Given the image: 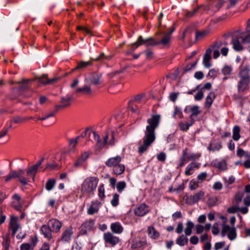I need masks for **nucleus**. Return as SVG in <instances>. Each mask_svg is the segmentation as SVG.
<instances>
[{
	"label": "nucleus",
	"instance_id": "56",
	"mask_svg": "<svg viewBox=\"0 0 250 250\" xmlns=\"http://www.w3.org/2000/svg\"><path fill=\"white\" fill-rule=\"evenodd\" d=\"M223 187V185L219 182H215L213 185V188L215 190H220Z\"/></svg>",
	"mask_w": 250,
	"mask_h": 250
},
{
	"label": "nucleus",
	"instance_id": "9",
	"mask_svg": "<svg viewBox=\"0 0 250 250\" xmlns=\"http://www.w3.org/2000/svg\"><path fill=\"white\" fill-rule=\"evenodd\" d=\"M104 239L106 243L112 246L115 245L119 242V237L114 236L110 232H106L104 234Z\"/></svg>",
	"mask_w": 250,
	"mask_h": 250
},
{
	"label": "nucleus",
	"instance_id": "42",
	"mask_svg": "<svg viewBox=\"0 0 250 250\" xmlns=\"http://www.w3.org/2000/svg\"><path fill=\"white\" fill-rule=\"evenodd\" d=\"M104 192L105 190L104 185H100L98 188V196L102 200H103L105 197Z\"/></svg>",
	"mask_w": 250,
	"mask_h": 250
},
{
	"label": "nucleus",
	"instance_id": "63",
	"mask_svg": "<svg viewBox=\"0 0 250 250\" xmlns=\"http://www.w3.org/2000/svg\"><path fill=\"white\" fill-rule=\"evenodd\" d=\"M199 241L198 238L196 236H192L190 238V242L191 244L196 245Z\"/></svg>",
	"mask_w": 250,
	"mask_h": 250
},
{
	"label": "nucleus",
	"instance_id": "35",
	"mask_svg": "<svg viewBox=\"0 0 250 250\" xmlns=\"http://www.w3.org/2000/svg\"><path fill=\"white\" fill-rule=\"evenodd\" d=\"M145 44L147 47L150 46H155L158 45V42L155 40L153 38L150 37L145 39Z\"/></svg>",
	"mask_w": 250,
	"mask_h": 250
},
{
	"label": "nucleus",
	"instance_id": "57",
	"mask_svg": "<svg viewBox=\"0 0 250 250\" xmlns=\"http://www.w3.org/2000/svg\"><path fill=\"white\" fill-rule=\"evenodd\" d=\"M212 232L213 234L214 235H217L219 232V230L218 229V225L217 223H215L213 225L212 228Z\"/></svg>",
	"mask_w": 250,
	"mask_h": 250
},
{
	"label": "nucleus",
	"instance_id": "15",
	"mask_svg": "<svg viewBox=\"0 0 250 250\" xmlns=\"http://www.w3.org/2000/svg\"><path fill=\"white\" fill-rule=\"evenodd\" d=\"M17 217L12 216L11 217L9 229L12 231V235H14L20 227L17 223Z\"/></svg>",
	"mask_w": 250,
	"mask_h": 250
},
{
	"label": "nucleus",
	"instance_id": "48",
	"mask_svg": "<svg viewBox=\"0 0 250 250\" xmlns=\"http://www.w3.org/2000/svg\"><path fill=\"white\" fill-rule=\"evenodd\" d=\"M232 71V68L230 66H224L222 70V72L223 74L225 75H229L231 74Z\"/></svg>",
	"mask_w": 250,
	"mask_h": 250
},
{
	"label": "nucleus",
	"instance_id": "21",
	"mask_svg": "<svg viewBox=\"0 0 250 250\" xmlns=\"http://www.w3.org/2000/svg\"><path fill=\"white\" fill-rule=\"evenodd\" d=\"M222 45V43L220 42H215L214 44L211 46L210 48L212 49V51H213V58L216 59L220 56V53L218 50V49L221 47Z\"/></svg>",
	"mask_w": 250,
	"mask_h": 250
},
{
	"label": "nucleus",
	"instance_id": "30",
	"mask_svg": "<svg viewBox=\"0 0 250 250\" xmlns=\"http://www.w3.org/2000/svg\"><path fill=\"white\" fill-rule=\"evenodd\" d=\"M240 128L238 126H235L233 129L232 138L234 141L238 140L240 138Z\"/></svg>",
	"mask_w": 250,
	"mask_h": 250
},
{
	"label": "nucleus",
	"instance_id": "54",
	"mask_svg": "<svg viewBox=\"0 0 250 250\" xmlns=\"http://www.w3.org/2000/svg\"><path fill=\"white\" fill-rule=\"evenodd\" d=\"M225 242H217L215 244L214 248L215 250H219L225 246Z\"/></svg>",
	"mask_w": 250,
	"mask_h": 250
},
{
	"label": "nucleus",
	"instance_id": "3",
	"mask_svg": "<svg viewBox=\"0 0 250 250\" xmlns=\"http://www.w3.org/2000/svg\"><path fill=\"white\" fill-rule=\"evenodd\" d=\"M99 179L94 177H88L84 180L82 185V191L84 193L93 192L96 188Z\"/></svg>",
	"mask_w": 250,
	"mask_h": 250
},
{
	"label": "nucleus",
	"instance_id": "50",
	"mask_svg": "<svg viewBox=\"0 0 250 250\" xmlns=\"http://www.w3.org/2000/svg\"><path fill=\"white\" fill-rule=\"evenodd\" d=\"M198 187V182L192 180L189 183V188L192 190H194Z\"/></svg>",
	"mask_w": 250,
	"mask_h": 250
},
{
	"label": "nucleus",
	"instance_id": "31",
	"mask_svg": "<svg viewBox=\"0 0 250 250\" xmlns=\"http://www.w3.org/2000/svg\"><path fill=\"white\" fill-rule=\"evenodd\" d=\"M194 167H198V165L195 163H191L186 168L185 174L190 175L192 174V171Z\"/></svg>",
	"mask_w": 250,
	"mask_h": 250
},
{
	"label": "nucleus",
	"instance_id": "29",
	"mask_svg": "<svg viewBox=\"0 0 250 250\" xmlns=\"http://www.w3.org/2000/svg\"><path fill=\"white\" fill-rule=\"evenodd\" d=\"M92 65V61L84 62L82 61L78 62V65L75 67V69H83L84 68Z\"/></svg>",
	"mask_w": 250,
	"mask_h": 250
},
{
	"label": "nucleus",
	"instance_id": "45",
	"mask_svg": "<svg viewBox=\"0 0 250 250\" xmlns=\"http://www.w3.org/2000/svg\"><path fill=\"white\" fill-rule=\"evenodd\" d=\"M144 44H145V39H143L142 36H140L137 41L134 42L133 44H132V46L136 45V47H138V46L143 45Z\"/></svg>",
	"mask_w": 250,
	"mask_h": 250
},
{
	"label": "nucleus",
	"instance_id": "37",
	"mask_svg": "<svg viewBox=\"0 0 250 250\" xmlns=\"http://www.w3.org/2000/svg\"><path fill=\"white\" fill-rule=\"evenodd\" d=\"M148 232L150 237L154 239L158 238L159 236V233L154 229V228L151 227H148Z\"/></svg>",
	"mask_w": 250,
	"mask_h": 250
},
{
	"label": "nucleus",
	"instance_id": "2",
	"mask_svg": "<svg viewBox=\"0 0 250 250\" xmlns=\"http://www.w3.org/2000/svg\"><path fill=\"white\" fill-rule=\"evenodd\" d=\"M250 69L248 66H245L240 69L238 74L239 80L237 84L239 91H244L249 85L250 83Z\"/></svg>",
	"mask_w": 250,
	"mask_h": 250
},
{
	"label": "nucleus",
	"instance_id": "22",
	"mask_svg": "<svg viewBox=\"0 0 250 250\" xmlns=\"http://www.w3.org/2000/svg\"><path fill=\"white\" fill-rule=\"evenodd\" d=\"M239 39H241L240 37H234L231 41L233 48L236 51H241L243 49V46L240 42Z\"/></svg>",
	"mask_w": 250,
	"mask_h": 250
},
{
	"label": "nucleus",
	"instance_id": "14",
	"mask_svg": "<svg viewBox=\"0 0 250 250\" xmlns=\"http://www.w3.org/2000/svg\"><path fill=\"white\" fill-rule=\"evenodd\" d=\"M25 173L23 170L20 169L17 171V178L19 181L23 186L27 185L29 182V178L24 176Z\"/></svg>",
	"mask_w": 250,
	"mask_h": 250
},
{
	"label": "nucleus",
	"instance_id": "10",
	"mask_svg": "<svg viewBox=\"0 0 250 250\" xmlns=\"http://www.w3.org/2000/svg\"><path fill=\"white\" fill-rule=\"evenodd\" d=\"M212 52V49L211 48H208L206 50V52L203 57V64L204 66L207 68H209L211 66V64L210 61L211 59V54Z\"/></svg>",
	"mask_w": 250,
	"mask_h": 250
},
{
	"label": "nucleus",
	"instance_id": "12",
	"mask_svg": "<svg viewBox=\"0 0 250 250\" xmlns=\"http://www.w3.org/2000/svg\"><path fill=\"white\" fill-rule=\"evenodd\" d=\"M52 231L58 232L62 227V223L57 219H51L48 223Z\"/></svg>",
	"mask_w": 250,
	"mask_h": 250
},
{
	"label": "nucleus",
	"instance_id": "25",
	"mask_svg": "<svg viewBox=\"0 0 250 250\" xmlns=\"http://www.w3.org/2000/svg\"><path fill=\"white\" fill-rule=\"evenodd\" d=\"M72 234V229L70 228L67 229L63 232L62 239L64 241L68 242L70 240Z\"/></svg>",
	"mask_w": 250,
	"mask_h": 250
},
{
	"label": "nucleus",
	"instance_id": "13",
	"mask_svg": "<svg viewBox=\"0 0 250 250\" xmlns=\"http://www.w3.org/2000/svg\"><path fill=\"white\" fill-rule=\"evenodd\" d=\"M122 158L120 156L109 158L105 162V165L108 167H113V168L118 165L121 162Z\"/></svg>",
	"mask_w": 250,
	"mask_h": 250
},
{
	"label": "nucleus",
	"instance_id": "62",
	"mask_svg": "<svg viewBox=\"0 0 250 250\" xmlns=\"http://www.w3.org/2000/svg\"><path fill=\"white\" fill-rule=\"evenodd\" d=\"M178 94V93L175 92L171 93L169 95V99L173 102H175L177 98Z\"/></svg>",
	"mask_w": 250,
	"mask_h": 250
},
{
	"label": "nucleus",
	"instance_id": "36",
	"mask_svg": "<svg viewBox=\"0 0 250 250\" xmlns=\"http://www.w3.org/2000/svg\"><path fill=\"white\" fill-rule=\"evenodd\" d=\"M79 138L80 137L78 136L75 139H72L69 140V146L70 151H74L75 150V146L78 144Z\"/></svg>",
	"mask_w": 250,
	"mask_h": 250
},
{
	"label": "nucleus",
	"instance_id": "24",
	"mask_svg": "<svg viewBox=\"0 0 250 250\" xmlns=\"http://www.w3.org/2000/svg\"><path fill=\"white\" fill-rule=\"evenodd\" d=\"M51 230L52 229L49 226L43 225L41 228L42 233L48 239H50L52 237Z\"/></svg>",
	"mask_w": 250,
	"mask_h": 250
},
{
	"label": "nucleus",
	"instance_id": "20",
	"mask_svg": "<svg viewBox=\"0 0 250 250\" xmlns=\"http://www.w3.org/2000/svg\"><path fill=\"white\" fill-rule=\"evenodd\" d=\"M111 231L115 233L120 234L123 231V228L119 222L112 223L110 226Z\"/></svg>",
	"mask_w": 250,
	"mask_h": 250
},
{
	"label": "nucleus",
	"instance_id": "32",
	"mask_svg": "<svg viewBox=\"0 0 250 250\" xmlns=\"http://www.w3.org/2000/svg\"><path fill=\"white\" fill-rule=\"evenodd\" d=\"M188 239L184 235H181L176 240V243L180 246H183L188 244Z\"/></svg>",
	"mask_w": 250,
	"mask_h": 250
},
{
	"label": "nucleus",
	"instance_id": "6",
	"mask_svg": "<svg viewBox=\"0 0 250 250\" xmlns=\"http://www.w3.org/2000/svg\"><path fill=\"white\" fill-rule=\"evenodd\" d=\"M200 154L195 153H188V149L186 148L183 151V157L181 159V163L180 166L184 164L185 161H194L198 159L200 157Z\"/></svg>",
	"mask_w": 250,
	"mask_h": 250
},
{
	"label": "nucleus",
	"instance_id": "26",
	"mask_svg": "<svg viewBox=\"0 0 250 250\" xmlns=\"http://www.w3.org/2000/svg\"><path fill=\"white\" fill-rule=\"evenodd\" d=\"M145 245V242L139 238H135L132 241L131 247L132 249L141 248Z\"/></svg>",
	"mask_w": 250,
	"mask_h": 250
},
{
	"label": "nucleus",
	"instance_id": "19",
	"mask_svg": "<svg viewBox=\"0 0 250 250\" xmlns=\"http://www.w3.org/2000/svg\"><path fill=\"white\" fill-rule=\"evenodd\" d=\"M75 93L77 94L82 93L85 95H90L92 94V90L90 85H85L83 87L77 88Z\"/></svg>",
	"mask_w": 250,
	"mask_h": 250
},
{
	"label": "nucleus",
	"instance_id": "53",
	"mask_svg": "<svg viewBox=\"0 0 250 250\" xmlns=\"http://www.w3.org/2000/svg\"><path fill=\"white\" fill-rule=\"evenodd\" d=\"M184 229V226L182 223L179 222L177 224V228L176 229V231L177 233L180 234L181 233Z\"/></svg>",
	"mask_w": 250,
	"mask_h": 250
},
{
	"label": "nucleus",
	"instance_id": "46",
	"mask_svg": "<svg viewBox=\"0 0 250 250\" xmlns=\"http://www.w3.org/2000/svg\"><path fill=\"white\" fill-rule=\"evenodd\" d=\"M125 187L126 183L124 181L118 182L116 186L117 189L119 192H121Z\"/></svg>",
	"mask_w": 250,
	"mask_h": 250
},
{
	"label": "nucleus",
	"instance_id": "55",
	"mask_svg": "<svg viewBox=\"0 0 250 250\" xmlns=\"http://www.w3.org/2000/svg\"><path fill=\"white\" fill-rule=\"evenodd\" d=\"M207 175L208 174L206 172H202L198 175V180L201 182H202L206 179Z\"/></svg>",
	"mask_w": 250,
	"mask_h": 250
},
{
	"label": "nucleus",
	"instance_id": "44",
	"mask_svg": "<svg viewBox=\"0 0 250 250\" xmlns=\"http://www.w3.org/2000/svg\"><path fill=\"white\" fill-rule=\"evenodd\" d=\"M237 155L240 157L243 156H244L247 158H250V155L248 152L245 151L241 148L238 149L237 151Z\"/></svg>",
	"mask_w": 250,
	"mask_h": 250
},
{
	"label": "nucleus",
	"instance_id": "5",
	"mask_svg": "<svg viewBox=\"0 0 250 250\" xmlns=\"http://www.w3.org/2000/svg\"><path fill=\"white\" fill-rule=\"evenodd\" d=\"M92 134L95 141L96 142V149L97 150H100L107 144V142L108 139V134L106 133L103 142H102L100 136L95 132H92Z\"/></svg>",
	"mask_w": 250,
	"mask_h": 250
},
{
	"label": "nucleus",
	"instance_id": "61",
	"mask_svg": "<svg viewBox=\"0 0 250 250\" xmlns=\"http://www.w3.org/2000/svg\"><path fill=\"white\" fill-rule=\"evenodd\" d=\"M204 97V93L202 91H199L194 96L196 100H201Z\"/></svg>",
	"mask_w": 250,
	"mask_h": 250
},
{
	"label": "nucleus",
	"instance_id": "51",
	"mask_svg": "<svg viewBox=\"0 0 250 250\" xmlns=\"http://www.w3.org/2000/svg\"><path fill=\"white\" fill-rule=\"evenodd\" d=\"M70 97H67V98H62L61 100V102L63 104V106H68L69 104V101L71 100Z\"/></svg>",
	"mask_w": 250,
	"mask_h": 250
},
{
	"label": "nucleus",
	"instance_id": "59",
	"mask_svg": "<svg viewBox=\"0 0 250 250\" xmlns=\"http://www.w3.org/2000/svg\"><path fill=\"white\" fill-rule=\"evenodd\" d=\"M89 154L88 152H85L83 153L79 158L81 159V160H82V162H83L87 159V158L89 157Z\"/></svg>",
	"mask_w": 250,
	"mask_h": 250
},
{
	"label": "nucleus",
	"instance_id": "38",
	"mask_svg": "<svg viewBox=\"0 0 250 250\" xmlns=\"http://www.w3.org/2000/svg\"><path fill=\"white\" fill-rule=\"evenodd\" d=\"M210 29L208 28L202 31L197 33L196 37L198 38H203L208 36L210 33Z\"/></svg>",
	"mask_w": 250,
	"mask_h": 250
},
{
	"label": "nucleus",
	"instance_id": "40",
	"mask_svg": "<svg viewBox=\"0 0 250 250\" xmlns=\"http://www.w3.org/2000/svg\"><path fill=\"white\" fill-rule=\"evenodd\" d=\"M193 124V122L191 121L190 123L188 122H181L179 123V126L180 127V129L182 130L185 131L187 130L190 126H191Z\"/></svg>",
	"mask_w": 250,
	"mask_h": 250
},
{
	"label": "nucleus",
	"instance_id": "64",
	"mask_svg": "<svg viewBox=\"0 0 250 250\" xmlns=\"http://www.w3.org/2000/svg\"><path fill=\"white\" fill-rule=\"evenodd\" d=\"M244 203L245 206H250V195H247L244 199Z\"/></svg>",
	"mask_w": 250,
	"mask_h": 250
},
{
	"label": "nucleus",
	"instance_id": "43",
	"mask_svg": "<svg viewBox=\"0 0 250 250\" xmlns=\"http://www.w3.org/2000/svg\"><path fill=\"white\" fill-rule=\"evenodd\" d=\"M95 204L93 203L91 206L88 208L87 212L89 214H93L97 212L99 210L98 207L95 206Z\"/></svg>",
	"mask_w": 250,
	"mask_h": 250
},
{
	"label": "nucleus",
	"instance_id": "11",
	"mask_svg": "<svg viewBox=\"0 0 250 250\" xmlns=\"http://www.w3.org/2000/svg\"><path fill=\"white\" fill-rule=\"evenodd\" d=\"M43 160H40L38 163L30 167H29L27 171V176H32L33 180H34L35 175L37 172L38 169L39 167L41 165Z\"/></svg>",
	"mask_w": 250,
	"mask_h": 250
},
{
	"label": "nucleus",
	"instance_id": "18",
	"mask_svg": "<svg viewBox=\"0 0 250 250\" xmlns=\"http://www.w3.org/2000/svg\"><path fill=\"white\" fill-rule=\"evenodd\" d=\"M14 201L12 202V206L17 210H20L23 205L21 201L20 196L18 194H15L13 196Z\"/></svg>",
	"mask_w": 250,
	"mask_h": 250
},
{
	"label": "nucleus",
	"instance_id": "34",
	"mask_svg": "<svg viewBox=\"0 0 250 250\" xmlns=\"http://www.w3.org/2000/svg\"><path fill=\"white\" fill-rule=\"evenodd\" d=\"M191 111L192 112V113L190 115V119L191 120H193L194 117L198 115L201 112L200 110H199V107L197 105L192 106L191 108Z\"/></svg>",
	"mask_w": 250,
	"mask_h": 250
},
{
	"label": "nucleus",
	"instance_id": "17",
	"mask_svg": "<svg viewBox=\"0 0 250 250\" xmlns=\"http://www.w3.org/2000/svg\"><path fill=\"white\" fill-rule=\"evenodd\" d=\"M171 38V37L169 36V35H167L164 33V36L162 39L160 41H158V45L161 44L164 47H169L170 45Z\"/></svg>",
	"mask_w": 250,
	"mask_h": 250
},
{
	"label": "nucleus",
	"instance_id": "52",
	"mask_svg": "<svg viewBox=\"0 0 250 250\" xmlns=\"http://www.w3.org/2000/svg\"><path fill=\"white\" fill-rule=\"evenodd\" d=\"M60 79V78L58 77V78H53V79H48L47 82L42 81L41 80V82L43 84H51V83H56V82L59 81Z\"/></svg>",
	"mask_w": 250,
	"mask_h": 250
},
{
	"label": "nucleus",
	"instance_id": "23",
	"mask_svg": "<svg viewBox=\"0 0 250 250\" xmlns=\"http://www.w3.org/2000/svg\"><path fill=\"white\" fill-rule=\"evenodd\" d=\"M215 98V95L214 92H210L206 97L205 106L206 107L208 108L210 107L213 100Z\"/></svg>",
	"mask_w": 250,
	"mask_h": 250
},
{
	"label": "nucleus",
	"instance_id": "41",
	"mask_svg": "<svg viewBox=\"0 0 250 250\" xmlns=\"http://www.w3.org/2000/svg\"><path fill=\"white\" fill-rule=\"evenodd\" d=\"M17 178V171H12L6 176L5 181L6 182L10 181L13 178Z\"/></svg>",
	"mask_w": 250,
	"mask_h": 250
},
{
	"label": "nucleus",
	"instance_id": "58",
	"mask_svg": "<svg viewBox=\"0 0 250 250\" xmlns=\"http://www.w3.org/2000/svg\"><path fill=\"white\" fill-rule=\"evenodd\" d=\"M217 71L214 69L210 70L208 73V76L214 78L216 77Z\"/></svg>",
	"mask_w": 250,
	"mask_h": 250
},
{
	"label": "nucleus",
	"instance_id": "39",
	"mask_svg": "<svg viewBox=\"0 0 250 250\" xmlns=\"http://www.w3.org/2000/svg\"><path fill=\"white\" fill-rule=\"evenodd\" d=\"M56 184V181L54 179H49L46 183L45 188L47 190L53 189Z\"/></svg>",
	"mask_w": 250,
	"mask_h": 250
},
{
	"label": "nucleus",
	"instance_id": "49",
	"mask_svg": "<svg viewBox=\"0 0 250 250\" xmlns=\"http://www.w3.org/2000/svg\"><path fill=\"white\" fill-rule=\"evenodd\" d=\"M30 80H23L21 82H18L17 83L18 84H22L20 87L21 89L23 90L27 87V83L30 82Z\"/></svg>",
	"mask_w": 250,
	"mask_h": 250
},
{
	"label": "nucleus",
	"instance_id": "27",
	"mask_svg": "<svg viewBox=\"0 0 250 250\" xmlns=\"http://www.w3.org/2000/svg\"><path fill=\"white\" fill-rule=\"evenodd\" d=\"M125 167L124 165L119 163L113 168V172L116 175H121L124 173Z\"/></svg>",
	"mask_w": 250,
	"mask_h": 250
},
{
	"label": "nucleus",
	"instance_id": "47",
	"mask_svg": "<svg viewBox=\"0 0 250 250\" xmlns=\"http://www.w3.org/2000/svg\"><path fill=\"white\" fill-rule=\"evenodd\" d=\"M119 196L117 193L113 195L112 199L111 200V203L113 206L116 207L118 205L119 203Z\"/></svg>",
	"mask_w": 250,
	"mask_h": 250
},
{
	"label": "nucleus",
	"instance_id": "28",
	"mask_svg": "<svg viewBox=\"0 0 250 250\" xmlns=\"http://www.w3.org/2000/svg\"><path fill=\"white\" fill-rule=\"evenodd\" d=\"M186 225V227L184 229V232L186 235L189 236L192 233V229L194 228V225L192 222L188 221L187 222Z\"/></svg>",
	"mask_w": 250,
	"mask_h": 250
},
{
	"label": "nucleus",
	"instance_id": "8",
	"mask_svg": "<svg viewBox=\"0 0 250 250\" xmlns=\"http://www.w3.org/2000/svg\"><path fill=\"white\" fill-rule=\"evenodd\" d=\"M149 211V207L145 204H142L135 208L134 212L136 215L141 217L145 215Z\"/></svg>",
	"mask_w": 250,
	"mask_h": 250
},
{
	"label": "nucleus",
	"instance_id": "60",
	"mask_svg": "<svg viewBox=\"0 0 250 250\" xmlns=\"http://www.w3.org/2000/svg\"><path fill=\"white\" fill-rule=\"evenodd\" d=\"M195 228L197 234L201 233L204 230V227L201 225H197Z\"/></svg>",
	"mask_w": 250,
	"mask_h": 250
},
{
	"label": "nucleus",
	"instance_id": "16",
	"mask_svg": "<svg viewBox=\"0 0 250 250\" xmlns=\"http://www.w3.org/2000/svg\"><path fill=\"white\" fill-rule=\"evenodd\" d=\"M102 74L101 73H94L92 74L90 78V81L92 84L98 85L101 83Z\"/></svg>",
	"mask_w": 250,
	"mask_h": 250
},
{
	"label": "nucleus",
	"instance_id": "1",
	"mask_svg": "<svg viewBox=\"0 0 250 250\" xmlns=\"http://www.w3.org/2000/svg\"><path fill=\"white\" fill-rule=\"evenodd\" d=\"M160 115H152L147 120L148 125L146 126V130L143 138V143L138 148V151L142 154L146 151L148 147L155 139V130L158 126L160 120Z\"/></svg>",
	"mask_w": 250,
	"mask_h": 250
},
{
	"label": "nucleus",
	"instance_id": "33",
	"mask_svg": "<svg viewBox=\"0 0 250 250\" xmlns=\"http://www.w3.org/2000/svg\"><path fill=\"white\" fill-rule=\"evenodd\" d=\"M246 35H242L240 38L241 40V41L243 43H250V29H246Z\"/></svg>",
	"mask_w": 250,
	"mask_h": 250
},
{
	"label": "nucleus",
	"instance_id": "4",
	"mask_svg": "<svg viewBox=\"0 0 250 250\" xmlns=\"http://www.w3.org/2000/svg\"><path fill=\"white\" fill-rule=\"evenodd\" d=\"M221 233L223 236L227 235L231 241L234 240L237 236L236 229L234 226H229L227 224H222Z\"/></svg>",
	"mask_w": 250,
	"mask_h": 250
},
{
	"label": "nucleus",
	"instance_id": "7",
	"mask_svg": "<svg viewBox=\"0 0 250 250\" xmlns=\"http://www.w3.org/2000/svg\"><path fill=\"white\" fill-rule=\"evenodd\" d=\"M204 194L203 192L199 191L192 196H185L184 198L186 200L187 203L192 205L201 200L203 198Z\"/></svg>",
	"mask_w": 250,
	"mask_h": 250
}]
</instances>
